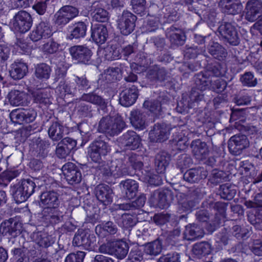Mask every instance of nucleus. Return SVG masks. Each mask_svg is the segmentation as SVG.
Wrapping results in <instances>:
<instances>
[{"mask_svg":"<svg viewBox=\"0 0 262 262\" xmlns=\"http://www.w3.org/2000/svg\"><path fill=\"white\" fill-rule=\"evenodd\" d=\"M52 69L46 63H40L35 66L34 75L39 80H47L50 77Z\"/></svg>","mask_w":262,"mask_h":262,"instance_id":"obj_41","label":"nucleus"},{"mask_svg":"<svg viewBox=\"0 0 262 262\" xmlns=\"http://www.w3.org/2000/svg\"><path fill=\"white\" fill-rule=\"evenodd\" d=\"M63 213L58 208H45L42 211V221L48 225H54L61 223Z\"/></svg>","mask_w":262,"mask_h":262,"instance_id":"obj_21","label":"nucleus"},{"mask_svg":"<svg viewBox=\"0 0 262 262\" xmlns=\"http://www.w3.org/2000/svg\"><path fill=\"white\" fill-rule=\"evenodd\" d=\"M149 139L152 142H162L164 139L163 124L156 123L149 133Z\"/></svg>","mask_w":262,"mask_h":262,"instance_id":"obj_46","label":"nucleus"},{"mask_svg":"<svg viewBox=\"0 0 262 262\" xmlns=\"http://www.w3.org/2000/svg\"><path fill=\"white\" fill-rule=\"evenodd\" d=\"M245 19L253 22L262 15V1L261 0H249L245 10Z\"/></svg>","mask_w":262,"mask_h":262,"instance_id":"obj_18","label":"nucleus"},{"mask_svg":"<svg viewBox=\"0 0 262 262\" xmlns=\"http://www.w3.org/2000/svg\"><path fill=\"white\" fill-rule=\"evenodd\" d=\"M111 171L113 177L115 179L129 174L128 168L121 160H115L111 162Z\"/></svg>","mask_w":262,"mask_h":262,"instance_id":"obj_35","label":"nucleus"},{"mask_svg":"<svg viewBox=\"0 0 262 262\" xmlns=\"http://www.w3.org/2000/svg\"><path fill=\"white\" fill-rule=\"evenodd\" d=\"M192 251L196 257L200 258L210 253L211 246L207 242L198 243L193 245Z\"/></svg>","mask_w":262,"mask_h":262,"instance_id":"obj_44","label":"nucleus"},{"mask_svg":"<svg viewBox=\"0 0 262 262\" xmlns=\"http://www.w3.org/2000/svg\"><path fill=\"white\" fill-rule=\"evenodd\" d=\"M62 171L68 183L74 185L79 184L82 179L81 171L75 164L68 162L62 167Z\"/></svg>","mask_w":262,"mask_h":262,"instance_id":"obj_16","label":"nucleus"},{"mask_svg":"<svg viewBox=\"0 0 262 262\" xmlns=\"http://www.w3.org/2000/svg\"><path fill=\"white\" fill-rule=\"evenodd\" d=\"M130 123L136 129L143 130L146 124V114L140 110H134L130 112L129 117Z\"/></svg>","mask_w":262,"mask_h":262,"instance_id":"obj_28","label":"nucleus"},{"mask_svg":"<svg viewBox=\"0 0 262 262\" xmlns=\"http://www.w3.org/2000/svg\"><path fill=\"white\" fill-rule=\"evenodd\" d=\"M12 195L17 204L25 202L30 197L18 183L13 187Z\"/></svg>","mask_w":262,"mask_h":262,"instance_id":"obj_49","label":"nucleus"},{"mask_svg":"<svg viewBox=\"0 0 262 262\" xmlns=\"http://www.w3.org/2000/svg\"><path fill=\"white\" fill-rule=\"evenodd\" d=\"M28 66L24 61L19 60L15 61L11 66L9 71L10 76L14 80L23 78L28 72Z\"/></svg>","mask_w":262,"mask_h":262,"instance_id":"obj_30","label":"nucleus"},{"mask_svg":"<svg viewBox=\"0 0 262 262\" xmlns=\"http://www.w3.org/2000/svg\"><path fill=\"white\" fill-rule=\"evenodd\" d=\"M96 233L100 236L114 235L118 231L117 226L112 222H107L104 224L97 225L95 228Z\"/></svg>","mask_w":262,"mask_h":262,"instance_id":"obj_40","label":"nucleus"},{"mask_svg":"<svg viewBox=\"0 0 262 262\" xmlns=\"http://www.w3.org/2000/svg\"><path fill=\"white\" fill-rule=\"evenodd\" d=\"M227 178V174L222 170L213 169L209 179V182L215 185L222 183Z\"/></svg>","mask_w":262,"mask_h":262,"instance_id":"obj_53","label":"nucleus"},{"mask_svg":"<svg viewBox=\"0 0 262 262\" xmlns=\"http://www.w3.org/2000/svg\"><path fill=\"white\" fill-rule=\"evenodd\" d=\"M56 91L60 94L61 96H63L67 94L74 95L77 92V89L74 83L61 80Z\"/></svg>","mask_w":262,"mask_h":262,"instance_id":"obj_42","label":"nucleus"},{"mask_svg":"<svg viewBox=\"0 0 262 262\" xmlns=\"http://www.w3.org/2000/svg\"><path fill=\"white\" fill-rule=\"evenodd\" d=\"M78 14L79 10L75 7L70 5L62 6L55 13L53 23L56 26L62 28L77 16Z\"/></svg>","mask_w":262,"mask_h":262,"instance_id":"obj_6","label":"nucleus"},{"mask_svg":"<svg viewBox=\"0 0 262 262\" xmlns=\"http://www.w3.org/2000/svg\"><path fill=\"white\" fill-rule=\"evenodd\" d=\"M138 95L137 87L133 85L130 88L125 89L120 93V103L125 107L130 106L135 103Z\"/></svg>","mask_w":262,"mask_h":262,"instance_id":"obj_22","label":"nucleus"},{"mask_svg":"<svg viewBox=\"0 0 262 262\" xmlns=\"http://www.w3.org/2000/svg\"><path fill=\"white\" fill-rule=\"evenodd\" d=\"M249 145L250 142L247 136L243 134L232 136L228 142L229 152L234 156L240 155Z\"/></svg>","mask_w":262,"mask_h":262,"instance_id":"obj_10","label":"nucleus"},{"mask_svg":"<svg viewBox=\"0 0 262 262\" xmlns=\"http://www.w3.org/2000/svg\"><path fill=\"white\" fill-rule=\"evenodd\" d=\"M27 95L23 91L12 90L8 94V98L11 105L13 106L23 105L26 103Z\"/></svg>","mask_w":262,"mask_h":262,"instance_id":"obj_37","label":"nucleus"},{"mask_svg":"<svg viewBox=\"0 0 262 262\" xmlns=\"http://www.w3.org/2000/svg\"><path fill=\"white\" fill-rule=\"evenodd\" d=\"M191 148L193 156L199 160H203L208 156L209 150L205 142L200 139L193 140L191 144Z\"/></svg>","mask_w":262,"mask_h":262,"instance_id":"obj_29","label":"nucleus"},{"mask_svg":"<svg viewBox=\"0 0 262 262\" xmlns=\"http://www.w3.org/2000/svg\"><path fill=\"white\" fill-rule=\"evenodd\" d=\"M33 19L26 11L21 10L16 13L12 19V29L14 32L25 33L31 28Z\"/></svg>","mask_w":262,"mask_h":262,"instance_id":"obj_7","label":"nucleus"},{"mask_svg":"<svg viewBox=\"0 0 262 262\" xmlns=\"http://www.w3.org/2000/svg\"><path fill=\"white\" fill-rule=\"evenodd\" d=\"M242 8L241 3L238 2L232 4H226L223 7L224 12L228 14L235 15L241 12Z\"/></svg>","mask_w":262,"mask_h":262,"instance_id":"obj_59","label":"nucleus"},{"mask_svg":"<svg viewBox=\"0 0 262 262\" xmlns=\"http://www.w3.org/2000/svg\"><path fill=\"white\" fill-rule=\"evenodd\" d=\"M119 142L125 149L136 150L141 144V139L134 130H128L120 138Z\"/></svg>","mask_w":262,"mask_h":262,"instance_id":"obj_17","label":"nucleus"},{"mask_svg":"<svg viewBox=\"0 0 262 262\" xmlns=\"http://www.w3.org/2000/svg\"><path fill=\"white\" fill-rule=\"evenodd\" d=\"M217 32L224 42L231 46H237L239 43V34L231 24L225 23L221 24L218 28Z\"/></svg>","mask_w":262,"mask_h":262,"instance_id":"obj_9","label":"nucleus"},{"mask_svg":"<svg viewBox=\"0 0 262 262\" xmlns=\"http://www.w3.org/2000/svg\"><path fill=\"white\" fill-rule=\"evenodd\" d=\"M9 116L14 123L23 124L32 122L35 119L37 113L32 108L16 109L13 110Z\"/></svg>","mask_w":262,"mask_h":262,"instance_id":"obj_12","label":"nucleus"},{"mask_svg":"<svg viewBox=\"0 0 262 262\" xmlns=\"http://www.w3.org/2000/svg\"><path fill=\"white\" fill-rule=\"evenodd\" d=\"M141 156L135 154H132L128 157V162L130 166L135 170H140L143 166Z\"/></svg>","mask_w":262,"mask_h":262,"instance_id":"obj_63","label":"nucleus"},{"mask_svg":"<svg viewBox=\"0 0 262 262\" xmlns=\"http://www.w3.org/2000/svg\"><path fill=\"white\" fill-rule=\"evenodd\" d=\"M70 54L73 59L78 62L88 64L91 60L93 52L85 45H75L69 49Z\"/></svg>","mask_w":262,"mask_h":262,"instance_id":"obj_15","label":"nucleus"},{"mask_svg":"<svg viewBox=\"0 0 262 262\" xmlns=\"http://www.w3.org/2000/svg\"><path fill=\"white\" fill-rule=\"evenodd\" d=\"M18 184L30 196L34 192L36 187V183L30 179L22 180Z\"/></svg>","mask_w":262,"mask_h":262,"instance_id":"obj_58","label":"nucleus"},{"mask_svg":"<svg viewBox=\"0 0 262 262\" xmlns=\"http://www.w3.org/2000/svg\"><path fill=\"white\" fill-rule=\"evenodd\" d=\"M120 185L122 186L123 190L125 191L126 196L128 199H133L136 195L139 185L136 181L127 179L121 181Z\"/></svg>","mask_w":262,"mask_h":262,"instance_id":"obj_36","label":"nucleus"},{"mask_svg":"<svg viewBox=\"0 0 262 262\" xmlns=\"http://www.w3.org/2000/svg\"><path fill=\"white\" fill-rule=\"evenodd\" d=\"M87 26L85 23L78 21L71 27L70 34L68 36L70 39H79L83 38L86 35Z\"/></svg>","mask_w":262,"mask_h":262,"instance_id":"obj_39","label":"nucleus"},{"mask_svg":"<svg viewBox=\"0 0 262 262\" xmlns=\"http://www.w3.org/2000/svg\"><path fill=\"white\" fill-rule=\"evenodd\" d=\"M66 129L63 124L59 121L52 122L48 128L49 138L53 141L57 142L62 139L64 135Z\"/></svg>","mask_w":262,"mask_h":262,"instance_id":"obj_32","label":"nucleus"},{"mask_svg":"<svg viewBox=\"0 0 262 262\" xmlns=\"http://www.w3.org/2000/svg\"><path fill=\"white\" fill-rule=\"evenodd\" d=\"M159 95L155 99L145 100L143 106L156 117L162 114V105L164 103V92H160Z\"/></svg>","mask_w":262,"mask_h":262,"instance_id":"obj_24","label":"nucleus"},{"mask_svg":"<svg viewBox=\"0 0 262 262\" xmlns=\"http://www.w3.org/2000/svg\"><path fill=\"white\" fill-rule=\"evenodd\" d=\"M203 234V230L195 224L186 226L184 232V238L188 241L194 240L202 237Z\"/></svg>","mask_w":262,"mask_h":262,"instance_id":"obj_45","label":"nucleus"},{"mask_svg":"<svg viewBox=\"0 0 262 262\" xmlns=\"http://www.w3.org/2000/svg\"><path fill=\"white\" fill-rule=\"evenodd\" d=\"M52 35V27L48 21H41L30 33V38L33 41L49 38Z\"/></svg>","mask_w":262,"mask_h":262,"instance_id":"obj_19","label":"nucleus"},{"mask_svg":"<svg viewBox=\"0 0 262 262\" xmlns=\"http://www.w3.org/2000/svg\"><path fill=\"white\" fill-rule=\"evenodd\" d=\"M81 100L99 106H104L105 103L104 99L102 97L94 93L83 94L81 97Z\"/></svg>","mask_w":262,"mask_h":262,"instance_id":"obj_50","label":"nucleus"},{"mask_svg":"<svg viewBox=\"0 0 262 262\" xmlns=\"http://www.w3.org/2000/svg\"><path fill=\"white\" fill-rule=\"evenodd\" d=\"M94 193L98 200L105 206L111 204L113 202V191L107 185L99 184L95 188Z\"/></svg>","mask_w":262,"mask_h":262,"instance_id":"obj_20","label":"nucleus"},{"mask_svg":"<svg viewBox=\"0 0 262 262\" xmlns=\"http://www.w3.org/2000/svg\"><path fill=\"white\" fill-rule=\"evenodd\" d=\"M93 20L98 22L105 23L108 20V13L104 9L101 8L98 2H94L91 8Z\"/></svg>","mask_w":262,"mask_h":262,"instance_id":"obj_34","label":"nucleus"},{"mask_svg":"<svg viewBox=\"0 0 262 262\" xmlns=\"http://www.w3.org/2000/svg\"><path fill=\"white\" fill-rule=\"evenodd\" d=\"M100 253L114 255L117 258H124L129 250L128 244L122 239L107 242L100 245L99 247Z\"/></svg>","mask_w":262,"mask_h":262,"instance_id":"obj_5","label":"nucleus"},{"mask_svg":"<svg viewBox=\"0 0 262 262\" xmlns=\"http://www.w3.org/2000/svg\"><path fill=\"white\" fill-rule=\"evenodd\" d=\"M255 111H256V109L252 107L245 109L233 108L231 114V119L235 120L241 116L252 113Z\"/></svg>","mask_w":262,"mask_h":262,"instance_id":"obj_61","label":"nucleus"},{"mask_svg":"<svg viewBox=\"0 0 262 262\" xmlns=\"http://www.w3.org/2000/svg\"><path fill=\"white\" fill-rule=\"evenodd\" d=\"M199 204V201L196 200H193L188 197V199L183 202L179 205V210L181 212H185L189 213L192 211Z\"/></svg>","mask_w":262,"mask_h":262,"instance_id":"obj_56","label":"nucleus"},{"mask_svg":"<svg viewBox=\"0 0 262 262\" xmlns=\"http://www.w3.org/2000/svg\"><path fill=\"white\" fill-rule=\"evenodd\" d=\"M125 126V122L119 114L113 116L107 115L102 117L100 120L98 130L100 132L114 136L120 134Z\"/></svg>","mask_w":262,"mask_h":262,"instance_id":"obj_2","label":"nucleus"},{"mask_svg":"<svg viewBox=\"0 0 262 262\" xmlns=\"http://www.w3.org/2000/svg\"><path fill=\"white\" fill-rule=\"evenodd\" d=\"M108 34L105 25L96 24L91 28V38L97 44L102 45L105 42Z\"/></svg>","mask_w":262,"mask_h":262,"instance_id":"obj_25","label":"nucleus"},{"mask_svg":"<svg viewBox=\"0 0 262 262\" xmlns=\"http://www.w3.org/2000/svg\"><path fill=\"white\" fill-rule=\"evenodd\" d=\"M85 256L84 252L78 251L69 254L64 259V262H83Z\"/></svg>","mask_w":262,"mask_h":262,"instance_id":"obj_64","label":"nucleus"},{"mask_svg":"<svg viewBox=\"0 0 262 262\" xmlns=\"http://www.w3.org/2000/svg\"><path fill=\"white\" fill-rule=\"evenodd\" d=\"M162 239L158 237L151 243L143 244L145 246L144 251L149 255H157L159 254L162 250Z\"/></svg>","mask_w":262,"mask_h":262,"instance_id":"obj_43","label":"nucleus"},{"mask_svg":"<svg viewBox=\"0 0 262 262\" xmlns=\"http://www.w3.org/2000/svg\"><path fill=\"white\" fill-rule=\"evenodd\" d=\"M96 241L95 235L89 229H78L73 239V244L77 247H82L84 249L92 250Z\"/></svg>","mask_w":262,"mask_h":262,"instance_id":"obj_8","label":"nucleus"},{"mask_svg":"<svg viewBox=\"0 0 262 262\" xmlns=\"http://www.w3.org/2000/svg\"><path fill=\"white\" fill-rule=\"evenodd\" d=\"M104 136L96 139L88 148V156L95 163H100L111 150L109 144L105 141Z\"/></svg>","mask_w":262,"mask_h":262,"instance_id":"obj_4","label":"nucleus"},{"mask_svg":"<svg viewBox=\"0 0 262 262\" xmlns=\"http://www.w3.org/2000/svg\"><path fill=\"white\" fill-rule=\"evenodd\" d=\"M205 52V47H188V46H186V49L184 51V56L186 59L194 58L196 57L199 54Z\"/></svg>","mask_w":262,"mask_h":262,"instance_id":"obj_51","label":"nucleus"},{"mask_svg":"<svg viewBox=\"0 0 262 262\" xmlns=\"http://www.w3.org/2000/svg\"><path fill=\"white\" fill-rule=\"evenodd\" d=\"M194 81L197 88L191 89L189 98L193 102H199L204 99L203 91L208 88L212 82L209 72H201L195 75Z\"/></svg>","mask_w":262,"mask_h":262,"instance_id":"obj_3","label":"nucleus"},{"mask_svg":"<svg viewBox=\"0 0 262 262\" xmlns=\"http://www.w3.org/2000/svg\"><path fill=\"white\" fill-rule=\"evenodd\" d=\"M192 163L191 157L187 154H182L179 156L177 159V165L180 169L189 167Z\"/></svg>","mask_w":262,"mask_h":262,"instance_id":"obj_62","label":"nucleus"},{"mask_svg":"<svg viewBox=\"0 0 262 262\" xmlns=\"http://www.w3.org/2000/svg\"><path fill=\"white\" fill-rule=\"evenodd\" d=\"M104 56L107 60H113L121 57L120 50L119 48L111 46L104 50Z\"/></svg>","mask_w":262,"mask_h":262,"instance_id":"obj_57","label":"nucleus"},{"mask_svg":"<svg viewBox=\"0 0 262 262\" xmlns=\"http://www.w3.org/2000/svg\"><path fill=\"white\" fill-rule=\"evenodd\" d=\"M208 50L214 58L220 61L225 60L228 54L226 49L217 42H213L208 47Z\"/></svg>","mask_w":262,"mask_h":262,"instance_id":"obj_38","label":"nucleus"},{"mask_svg":"<svg viewBox=\"0 0 262 262\" xmlns=\"http://www.w3.org/2000/svg\"><path fill=\"white\" fill-rule=\"evenodd\" d=\"M166 35L172 44L177 46L183 45L186 39L185 34L180 29L173 26L167 29Z\"/></svg>","mask_w":262,"mask_h":262,"instance_id":"obj_33","label":"nucleus"},{"mask_svg":"<svg viewBox=\"0 0 262 262\" xmlns=\"http://www.w3.org/2000/svg\"><path fill=\"white\" fill-rule=\"evenodd\" d=\"M20 224L15 218H10L4 221L0 226V232L4 236H15L19 232Z\"/></svg>","mask_w":262,"mask_h":262,"instance_id":"obj_26","label":"nucleus"},{"mask_svg":"<svg viewBox=\"0 0 262 262\" xmlns=\"http://www.w3.org/2000/svg\"><path fill=\"white\" fill-rule=\"evenodd\" d=\"M240 81L243 86L254 87L257 84V80L251 72H245L241 76Z\"/></svg>","mask_w":262,"mask_h":262,"instance_id":"obj_52","label":"nucleus"},{"mask_svg":"<svg viewBox=\"0 0 262 262\" xmlns=\"http://www.w3.org/2000/svg\"><path fill=\"white\" fill-rule=\"evenodd\" d=\"M196 220L200 222H207V229L210 232H213L221 223L220 215L217 213L214 215L210 214L207 210L201 209L195 213Z\"/></svg>","mask_w":262,"mask_h":262,"instance_id":"obj_14","label":"nucleus"},{"mask_svg":"<svg viewBox=\"0 0 262 262\" xmlns=\"http://www.w3.org/2000/svg\"><path fill=\"white\" fill-rule=\"evenodd\" d=\"M137 17L128 11H124L117 23L118 28L123 35H128L135 30Z\"/></svg>","mask_w":262,"mask_h":262,"instance_id":"obj_11","label":"nucleus"},{"mask_svg":"<svg viewBox=\"0 0 262 262\" xmlns=\"http://www.w3.org/2000/svg\"><path fill=\"white\" fill-rule=\"evenodd\" d=\"M34 102L41 106H48L52 103V97L50 91L47 89H37L30 92Z\"/></svg>","mask_w":262,"mask_h":262,"instance_id":"obj_27","label":"nucleus"},{"mask_svg":"<svg viewBox=\"0 0 262 262\" xmlns=\"http://www.w3.org/2000/svg\"><path fill=\"white\" fill-rule=\"evenodd\" d=\"M188 9L192 11H194L196 14H198L199 16L201 17L202 19H203L205 21H206L208 23H210L214 24L216 22V14L214 11L206 12L204 13V14H203L202 17L201 16V14L199 13V12L196 11V10L194 9L191 5L188 7Z\"/></svg>","mask_w":262,"mask_h":262,"instance_id":"obj_60","label":"nucleus"},{"mask_svg":"<svg viewBox=\"0 0 262 262\" xmlns=\"http://www.w3.org/2000/svg\"><path fill=\"white\" fill-rule=\"evenodd\" d=\"M146 77L151 82L157 83L164 80V68L155 64L150 67L146 72Z\"/></svg>","mask_w":262,"mask_h":262,"instance_id":"obj_31","label":"nucleus"},{"mask_svg":"<svg viewBox=\"0 0 262 262\" xmlns=\"http://www.w3.org/2000/svg\"><path fill=\"white\" fill-rule=\"evenodd\" d=\"M42 182L40 185H46V188L49 186V191L42 192L40 195V202L46 208H58L60 201L59 196L62 188L52 178H48L43 176L40 178Z\"/></svg>","mask_w":262,"mask_h":262,"instance_id":"obj_1","label":"nucleus"},{"mask_svg":"<svg viewBox=\"0 0 262 262\" xmlns=\"http://www.w3.org/2000/svg\"><path fill=\"white\" fill-rule=\"evenodd\" d=\"M208 172L203 167H198L187 170L183 175L185 181L190 183H198L200 180L205 179Z\"/></svg>","mask_w":262,"mask_h":262,"instance_id":"obj_23","label":"nucleus"},{"mask_svg":"<svg viewBox=\"0 0 262 262\" xmlns=\"http://www.w3.org/2000/svg\"><path fill=\"white\" fill-rule=\"evenodd\" d=\"M138 222L136 214L129 213L123 214L118 221V224L125 228H128L134 226Z\"/></svg>","mask_w":262,"mask_h":262,"instance_id":"obj_48","label":"nucleus"},{"mask_svg":"<svg viewBox=\"0 0 262 262\" xmlns=\"http://www.w3.org/2000/svg\"><path fill=\"white\" fill-rule=\"evenodd\" d=\"M219 192L222 199L231 200L235 196L236 189L235 186L223 184L220 186Z\"/></svg>","mask_w":262,"mask_h":262,"instance_id":"obj_47","label":"nucleus"},{"mask_svg":"<svg viewBox=\"0 0 262 262\" xmlns=\"http://www.w3.org/2000/svg\"><path fill=\"white\" fill-rule=\"evenodd\" d=\"M80 99L77 106L78 113L82 117H92L93 116L92 106Z\"/></svg>","mask_w":262,"mask_h":262,"instance_id":"obj_55","label":"nucleus"},{"mask_svg":"<svg viewBox=\"0 0 262 262\" xmlns=\"http://www.w3.org/2000/svg\"><path fill=\"white\" fill-rule=\"evenodd\" d=\"M51 143L48 140L42 139L40 137L34 138L31 143L30 152L36 158L45 159L49 153Z\"/></svg>","mask_w":262,"mask_h":262,"instance_id":"obj_13","label":"nucleus"},{"mask_svg":"<svg viewBox=\"0 0 262 262\" xmlns=\"http://www.w3.org/2000/svg\"><path fill=\"white\" fill-rule=\"evenodd\" d=\"M151 202L156 207L164 208V189H160L154 191Z\"/></svg>","mask_w":262,"mask_h":262,"instance_id":"obj_54","label":"nucleus"}]
</instances>
